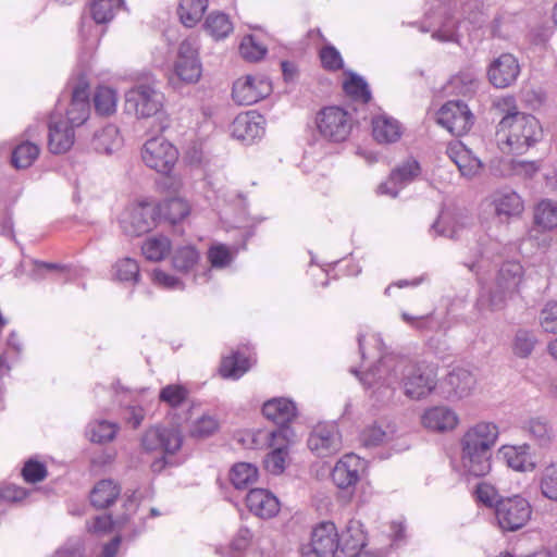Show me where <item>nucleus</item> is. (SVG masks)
Instances as JSON below:
<instances>
[{
	"instance_id": "nucleus-24",
	"label": "nucleus",
	"mask_w": 557,
	"mask_h": 557,
	"mask_svg": "<svg viewBox=\"0 0 557 557\" xmlns=\"http://www.w3.org/2000/svg\"><path fill=\"white\" fill-rule=\"evenodd\" d=\"M361 469V459L355 454H347L336 462L331 476L338 488L346 490L359 481Z\"/></svg>"
},
{
	"instance_id": "nucleus-14",
	"label": "nucleus",
	"mask_w": 557,
	"mask_h": 557,
	"mask_svg": "<svg viewBox=\"0 0 557 557\" xmlns=\"http://www.w3.org/2000/svg\"><path fill=\"white\" fill-rule=\"evenodd\" d=\"M271 82L262 75H246L233 84L232 98L240 106H251L269 96Z\"/></svg>"
},
{
	"instance_id": "nucleus-49",
	"label": "nucleus",
	"mask_w": 557,
	"mask_h": 557,
	"mask_svg": "<svg viewBox=\"0 0 557 557\" xmlns=\"http://www.w3.org/2000/svg\"><path fill=\"white\" fill-rule=\"evenodd\" d=\"M539 487L543 497L557 502V463H550L542 470Z\"/></svg>"
},
{
	"instance_id": "nucleus-51",
	"label": "nucleus",
	"mask_w": 557,
	"mask_h": 557,
	"mask_svg": "<svg viewBox=\"0 0 557 557\" xmlns=\"http://www.w3.org/2000/svg\"><path fill=\"white\" fill-rule=\"evenodd\" d=\"M90 85L88 78L85 73H79L77 76V82L73 87L71 94V103H73V108L79 107L81 111L86 110L87 104H90Z\"/></svg>"
},
{
	"instance_id": "nucleus-13",
	"label": "nucleus",
	"mask_w": 557,
	"mask_h": 557,
	"mask_svg": "<svg viewBox=\"0 0 557 557\" xmlns=\"http://www.w3.org/2000/svg\"><path fill=\"white\" fill-rule=\"evenodd\" d=\"M437 123L454 136H462L473 125V114L461 100H449L438 110Z\"/></svg>"
},
{
	"instance_id": "nucleus-35",
	"label": "nucleus",
	"mask_w": 557,
	"mask_h": 557,
	"mask_svg": "<svg viewBox=\"0 0 557 557\" xmlns=\"http://www.w3.org/2000/svg\"><path fill=\"white\" fill-rule=\"evenodd\" d=\"M39 153L40 148L37 144L23 140L12 149L10 164L15 170L28 169L38 159Z\"/></svg>"
},
{
	"instance_id": "nucleus-40",
	"label": "nucleus",
	"mask_w": 557,
	"mask_h": 557,
	"mask_svg": "<svg viewBox=\"0 0 557 557\" xmlns=\"http://www.w3.org/2000/svg\"><path fill=\"white\" fill-rule=\"evenodd\" d=\"M171 250V240L164 235L147 238L141 245V252L149 261L163 260Z\"/></svg>"
},
{
	"instance_id": "nucleus-45",
	"label": "nucleus",
	"mask_w": 557,
	"mask_h": 557,
	"mask_svg": "<svg viewBox=\"0 0 557 557\" xmlns=\"http://www.w3.org/2000/svg\"><path fill=\"white\" fill-rule=\"evenodd\" d=\"M114 276L122 283L135 285L140 280V268L138 262L129 257L119 259L114 265Z\"/></svg>"
},
{
	"instance_id": "nucleus-26",
	"label": "nucleus",
	"mask_w": 557,
	"mask_h": 557,
	"mask_svg": "<svg viewBox=\"0 0 557 557\" xmlns=\"http://www.w3.org/2000/svg\"><path fill=\"white\" fill-rule=\"evenodd\" d=\"M446 153L465 177L472 178L476 176L483 168L481 160L473 156L472 151L460 141L449 144Z\"/></svg>"
},
{
	"instance_id": "nucleus-38",
	"label": "nucleus",
	"mask_w": 557,
	"mask_h": 557,
	"mask_svg": "<svg viewBox=\"0 0 557 557\" xmlns=\"http://www.w3.org/2000/svg\"><path fill=\"white\" fill-rule=\"evenodd\" d=\"M529 446H503L499 450L508 467L517 471L532 470L534 463L528 453Z\"/></svg>"
},
{
	"instance_id": "nucleus-17",
	"label": "nucleus",
	"mask_w": 557,
	"mask_h": 557,
	"mask_svg": "<svg viewBox=\"0 0 557 557\" xmlns=\"http://www.w3.org/2000/svg\"><path fill=\"white\" fill-rule=\"evenodd\" d=\"M174 74L178 81L186 84L197 83L201 76L198 50L188 39L183 40L178 46L177 58L174 63Z\"/></svg>"
},
{
	"instance_id": "nucleus-15",
	"label": "nucleus",
	"mask_w": 557,
	"mask_h": 557,
	"mask_svg": "<svg viewBox=\"0 0 557 557\" xmlns=\"http://www.w3.org/2000/svg\"><path fill=\"white\" fill-rule=\"evenodd\" d=\"M308 447L321 458L337 454L342 448L338 426L333 422L315 425L308 437Z\"/></svg>"
},
{
	"instance_id": "nucleus-28",
	"label": "nucleus",
	"mask_w": 557,
	"mask_h": 557,
	"mask_svg": "<svg viewBox=\"0 0 557 557\" xmlns=\"http://www.w3.org/2000/svg\"><path fill=\"white\" fill-rule=\"evenodd\" d=\"M341 556L351 557L358 552H364L367 545V533L358 520H350L342 534H338Z\"/></svg>"
},
{
	"instance_id": "nucleus-63",
	"label": "nucleus",
	"mask_w": 557,
	"mask_h": 557,
	"mask_svg": "<svg viewBox=\"0 0 557 557\" xmlns=\"http://www.w3.org/2000/svg\"><path fill=\"white\" fill-rule=\"evenodd\" d=\"M34 272L36 274L52 273L64 278L69 275L71 270V268L66 264L39 260L34 262Z\"/></svg>"
},
{
	"instance_id": "nucleus-23",
	"label": "nucleus",
	"mask_w": 557,
	"mask_h": 557,
	"mask_svg": "<svg viewBox=\"0 0 557 557\" xmlns=\"http://www.w3.org/2000/svg\"><path fill=\"white\" fill-rule=\"evenodd\" d=\"M492 205L496 218L503 223L519 218L524 211L522 198L512 189L497 190L493 195Z\"/></svg>"
},
{
	"instance_id": "nucleus-31",
	"label": "nucleus",
	"mask_w": 557,
	"mask_h": 557,
	"mask_svg": "<svg viewBox=\"0 0 557 557\" xmlns=\"http://www.w3.org/2000/svg\"><path fill=\"white\" fill-rule=\"evenodd\" d=\"M208 0H180L177 15L187 28L196 26L202 18V29L209 32V15L205 16Z\"/></svg>"
},
{
	"instance_id": "nucleus-22",
	"label": "nucleus",
	"mask_w": 557,
	"mask_h": 557,
	"mask_svg": "<svg viewBox=\"0 0 557 557\" xmlns=\"http://www.w3.org/2000/svg\"><path fill=\"white\" fill-rule=\"evenodd\" d=\"M262 414L277 425L273 431H281L282 429H292L289 424L298 416V409L292 399L274 397L263 404Z\"/></svg>"
},
{
	"instance_id": "nucleus-55",
	"label": "nucleus",
	"mask_w": 557,
	"mask_h": 557,
	"mask_svg": "<svg viewBox=\"0 0 557 557\" xmlns=\"http://www.w3.org/2000/svg\"><path fill=\"white\" fill-rule=\"evenodd\" d=\"M319 58L322 67L329 72H337L344 67L341 52L332 45L324 46L319 52Z\"/></svg>"
},
{
	"instance_id": "nucleus-59",
	"label": "nucleus",
	"mask_w": 557,
	"mask_h": 557,
	"mask_svg": "<svg viewBox=\"0 0 557 557\" xmlns=\"http://www.w3.org/2000/svg\"><path fill=\"white\" fill-rule=\"evenodd\" d=\"M391 435L381 426L371 425L366 428L361 433V442L366 447H376L385 444Z\"/></svg>"
},
{
	"instance_id": "nucleus-41",
	"label": "nucleus",
	"mask_w": 557,
	"mask_h": 557,
	"mask_svg": "<svg viewBox=\"0 0 557 557\" xmlns=\"http://www.w3.org/2000/svg\"><path fill=\"white\" fill-rule=\"evenodd\" d=\"M534 223L543 230H553L557 226V203L549 200H541L534 208Z\"/></svg>"
},
{
	"instance_id": "nucleus-64",
	"label": "nucleus",
	"mask_w": 557,
	"mask_h": 557,
	"mask_svg": "<svg viewBox=\"0 0 557 557\" xmlns=\"http://www.w3.org/2000/svg\"><path fill=\"white\" fill-rule=\"evenodd\" d=\"M115 529V521L112 513L107 512L103 515L96 516L92 521V525L88 528V531L95 534H108Z\"/></svg>"
},
{
	"instance_id": "nucleus-29",
	"label": "nucleus",
	"mask_w": 557,
	"mask_h": 557,
	"mask_svg": "<svg viewBox=\"0 0 557 557\" xmlns=\"http://www.w3.org/2000/svg\"><path fill=\"white\" fill-rule=\"evenodd\" d=\"M421 422L431 431L447 432L457 426L459 419L453 409L446 406H436L424 411Z\"/></svg>"
},
{
	"instance_id": "nucleus-48",
	"label": "nucleus",
	"mask_w": 557,
	"mask_h": 557,
	"mask_svg": "<svg viewBox=\"0 0 557 557\" xmlns=\"http://www.w3.org/2000/svg\"><path fill=\"white\" fill-rule=\"evenodd\" d=\"M199 261V251L195 246L177 247L172 255L173 268L180 272H188Z\"/></svg>"
},
{
	"instance_id": "nucleus-7",
	"label": "nucleus",
	"mask_w": 557,
	"mask_h": 557,
	"mask_svg": "<svg viewBox=\"0 0 557 557\" xmlns=\"http://www.w3.org/2000/svg\"><path fill=\"white\" fill-rule=\"evenodd\" d=\"M495 518L503 532H515L522 529L531 519L532 506L520 496L500 498L495 505Z\"/></svg>"
},
{
	"instance_id": "nucleus-9",
	"label": "nucleus",
	"mask_w": 557,
	"mask_h": 557,
	"mask_svg": "<svg viewBox=\"0 0 557 557\" xmlns=\"http://www.w3.org/2000/svg\"><path fill=\"white\" fill-rule=\"evenodd\" d=\"M159 208L152 199H143L133 205L127 219L122 221L125 235L140 237L161 224Z\"/></svg>"
},
{
	"instance_id": "nucleus-30",
	"label": "nucleus",
	"mask_w": 557,
	"mask_h": 557,
	"mask_svg": "<svg viewBox=\"0 0 557 557\" xmlns=\"http://www.w3.org/2000/svg\"><path fill=\"white\" fill-rule=\"evenodd\" d=\"M159 208L161 223L177 226L190 213V206L187 200L177 196H169L161 201H156Z\"/></svg>"
},
{
	"instance_id": "nucleus-5",
	"label": "nucleus",
	"mask_w": 557,
	"mask_h": 557,
	"mask_svg": "<svg viewBox=\"0 0 557 557\" xmlns=\"http://www.w3.org/2000/svg\"><path fill=\"white\" fill-rule=\"evenodd\" d=\"M162 92L149 83H137L124 95V111L137 119H148L163 114Z\"/></svg>"
},
{
	"instance_id": "nucleus-34",
	"label": "nucleus",
	"mask_w": 557,
	"mask_h": 557,
	"mask_svg": "<svg viewBox=\"0 0 557 557\" xmlns=\"http://www.w3.org/2000/svg\"><path fill=\"white\" fill-rule=\"evenodd\" d=\"M119 128L113 124H107L96 131L90 140V147L97 153L111 154L120 146Z\"/></svg>"
},
{
	"instance_id": "nucleus-27",
	"label": "nucleus",
	"mask_w": 557,
	"mask_h": 557,
	"mask_svg": "<svg viewBox=\"0 0 557 557\" xmlns=\"http://www.w3.org/2000/svg\"><path fill=\"white\" fill-rule=\"evenodd\" d=\"M246 506L251 513L262 519H270L280 511L278 499L264 488L249 490Z\"/></svg>"
},
{
	"instance_id": "nucleus-3",
	"label": "nucleus",
	"mask_w": 557,
	"mask_h": 557,
	"mask_svg": "<svg viewBox=\"0 0 557 557\" xmlns=\"http://www.w3.org/2000/svg\"><path fill=\"white\" fill-rule=\"evenodd\" d=\"M543 129L532 114L510 112L498 123L496 141L504 153L522 154L539 143Z\"/></svg>"
},
{
	"instance_id": "nucleus-18",
	"label": "nucleus",
	"mask_w": 557,
	"mask_h": 557,
	"mask_svg": "<svg viewBox=\"0 0 557 557\" xmlns=\"http://www.w3.org/2000/svg\"><path fill=\"white\" fill-rule=\"evenodd\" d=\"M256 354L249 345H243L222 358L219 374L226 380L237 381L256 363Z\"/></svg>"
},
{
	"instance_id": "nucleus-52",
	"label": "nucleus",
	"mask_w": 557,
	"mask_h": 557,
	"mask_svg": "<svg viewBox=\"0 0 557 557\" xmlns=\"http://www.w3.org/2000/svg\"><path fill=\"white\" fill-rule=\"evenodd\" d=\"M233 29L234 24L230 15L221 11L211 12V38L224 39L233 33Z\"/></svg>"
},
{
	"instance_id": "nucleus-20",
	"label": "nucleus",
	"mask_w": 557,
	"mask_h": 557,
	"mask_svg": "<svg viewBox=\"0 0 557 557\" xmlns=\"http://www.w3.org/2000/svg\"><path fill=\"white\" fill-rule=\"evenodd\" d=\"M519 73L520 65L511 53L500 54L487 69L488 81L496 88L509 87L517 81Z\"/></svg>"
},
{
	"instance_id": "nucleus-12",
	"label": "nucleus",
	"mask_w": 557,
	"mask_h": 557,
	"mask_svg": "<svg viewBox=\"0 0 557 557\" xmlns=\"http://www.w3.org/2000/svg\"><path fill=\"white\" fill-rule=\"evenodd\" d=\"M227 128L232 138L250 146L263 137L265 120L256 111H247L236 115Z\"/></svg>"
},
{
	"instance_id": "nucleus-46",
	"label": "nucleus",
	"mask_w": 557,
	"mask_h": 557,
	"mask_svg": "<svg viewBox=\"0 0 557 557\" xmlns=\"http://www.w3.org/2000/svg\"><path fill=\"white\" fill-rule=\"evenodd\" d=\"M48 474L46 462L39 460L37 457L26 459L21 469V476L27 484L34 485L40 483L47 479Z\"/></svg>"
},
{
	"instance_id": "nucleus-58",
	"label": "nucleus",
	"mask_w": 557,
	"mask_h": 557,
	"mask_svg": "<svg viewBox=\"0 0 557 557\" xmlns=\"http://www.w3.org/2000/svg\"><path fill=\"white\" fill-rule=\"evenodd\" d=\"M474 494L479 503L494 509L496 503L502 498L495 486L484 481L476 484Z\"/></svg>"
},
{
	"instance_id": "nucleus-50",
	"label": "nucleus",
	"mask_w": 557,
	"mask_h": 557,
	"mask_svg": "<svg viewBox=\"0 0 557 557\" xmlns=\"http://www.w3.org/2000/svg\"><path fill=\"white\" fill-rule=\"evenodd\" d=\"M237 246L228 247L224 244H211V269H224L232 264L238 255Z\"/></svg>"
},
{
	"instance_id": "nucleus-4",
	"label": "nucleus",
	"mask_w": 557,
	"mask_h": 557,
	"mask_svg": "<svg viewBox=\"0 0 557 557\" xmlns=\"http://www.w3.org/2000/svg\"><path fill=\"white\" fill-rule=\"evenodd\" d=\"M140 156L147 168L162 175L157 182L162 191L169 194L178 193L182 182L177 176L172 175L180 158V152L175 145L164 136H153L145 141Z\"/></svg>"
},
{
	"instance_id": "nucleus-57",
	"label": "nucleus",
	"mask_w": 557,
	"mask_h": 557,
	"mask_svg": "<svg viewBox=\"0 0 557 557\" xmlns=\"http://www.w3.org/2000/svg\"><path fill=\"white\" fill-rule=\"evenodd\" d=\"M403 320L419 331L436 332L440 330V322L433 314L413 317L407 312L401 313Z\"/></svg>"
},
{
	"instance_id": "nucleus-43",
	"label": "nucleus",
	"mask_w": 557,
	"mask_h": 557,
	"mask_svg": "<svg viewBox=\"0 0 557 557\" xmlns=\"http://www.w3.org/2000/svg\"><path fill=\"white\" fill-rule=\"evenodd\" d=\"M258 478V469L248 462H238L233 466L230 472V480L237 490L247 488Z\"/></svg>"
},
{
	"instance_id": "nucleus-8",
	"label": "nucleus",
	"mask_w": 557,
	"mask_h": 557,
	"mask_svg": "<svg viewBox=\"0 0 557 557\" xmlns=\"http://www.w3.org/2000/svg\"><path fill=\"white\" fill-rule=\"evenodd\" d=\"M294 435L293 429L257 432L256 437L264 440L267 446L272 448L263 461L264 468L269 473L278 475L284 472L288 457V447Z\"/></svg>"
},
{
	"instance_id": "nucleus-39",
	"label": "nucleus",
	"mask_w": 557,
	"mask_h": 557,
	"mask_svg": "<svg viewBox=\"0 0 557 557\" xmlns=\"http://www.w3.org/2000/svg\"><path fill=\"white\" fill-rule=\"evenodd\" d=\"M124 4V0H92L89 3L90 18L97 25H106L115 16V10Z\"/></svg>"
},
{
	"instance_id": "nucleus-54",
	"label": "nucleus",
	"mask_w": 557,
	"mask_h": 557,
	"mask_svg": "<svg viewBox=\"0 0 557 557\" xmlns=\"http://www.w3.org/2000/svg\"><path fill=\"white\" fill-rule=\"evenodd\" d=\"M239 53L245 60L257 62L265 55L267 48L257 42L252 35H247L239 45Z\"/></svg>"
},
{
	"instance_id": "nucleus-25",
	"label": "nucleus",
	"mask_w": 557,
	"mask_h": 557,
	"mask_svg": "<svg viewBox=\"0 0 557 557\" xmlns=\"http://www.w3.org/2000/svg\"><path fill=\"white\" fill-rule=\"evenodd\" d=\"M122 493L121 484L109 478L97 481L89 492V504L96 510H104L111 508Z\"/></svg>"
},
{
	"instance_id": "nucleus-16",
	"label": "nucleus",
	"mask_w": 557,
	"mask_h": 557,
	"mask_svg": "<svg viewBox=\"0 0 557 557\" xmlns=\"http://www.w3.org/2000/svg\"><path fill=\"white\" fill-rule=\"evenodd\" d=\"M157 436L160 437V449L163 454L151 462L150 469L152 473L160 474L166 468L181 465V461L173 457V455L181 449L184 438L180 429L173 426H159V434Z\"/></svg>"
},
{
	"instance_id": "nucleus-62",
	"label": "nucleus",
	"mask_w": 557,
	"mask_h": 557,
	"mask_svg": "<svg viewBox=\"0 0 557 557\" xmlns=\"http://www.w3.org/2000/svg\"><path fill=\"white\" fill-rule=\"evenodd\" d=\"M151 280L154 285L165 289H176L184 286L180 277L169 274L161 269H154L152 271Z\"/></svg>"
},
{
	"instance_id": "nucleus-61",
	"label": "nucleus",
	"mask_w": 557,
	"mask_h": 557,
	"mask_svg": "<svg viewBox=\"0 0 557 557\" xmlns=\"http://www.w3.org/2000/svg\"><path fill=\"white\" fill-rule=\"evenodd\" d=\"M542 329L547 333H557V301L545 305L540 314Z\"/></svg>"
},
{
	"instance_id": "nucleus-2",
	"label": "nucleus",
	"mask_w": 557,
	"mask_h": 557,
	"mask_svg": "<svg viewBox=\"0 0 557 557\" xmlns=\"http://www.w3.org/2000/svg\"><path fill=\"white\" fill-rule=\"evenodd\" d=\"M499 435L493 422H479L471 426L461 438V461L469 475L485 476L492 469L491 450Z\"/></svg>"
},
{
	"instance_id": "nucleus-60",
	"label": "nucleus",
	"mask_w": 557,
	"mask_h": 557,
	"mask_svg": "<svg viewBox=\"0 0 557 557\" xmlns=\"http://www.w3.org/2000/svg\"><path fill=\"white\" fill-rule=\"evenodd\" d=\"M206 141L197 138L189 141L184 152V161L189 166H199L203 161Z\"/></svg>"
},
{
	"instance_id": "nucleus-42",
	"label": "nucleus",
	"mask_w": 557,
	"mask_h": 557,
	"mask_svg": "<svg viewBox=\"0 0 557 557\" xmlns=\"http://www.w3.org/2000/svg\"><path fill=\"white\" fill-rule=\"evenodd\" d=\"M478 85L479 82L473 72L462 71L449 79L446 89L456 95L471 96L475 92Z\"/></svg>"
},
{
	"instance_id": "nucleus-11",
	"label": "nucleus",
	"mask_w": 557,
	"mask_h": 557,
	"mask_svg": "<svg viewBox=\"0 0 557 557\" xmlns=\"http://www.w3.org/2000/svg\"><path fill=\"white\" fill-rule=\"evenodd\" d=\"M523 273V267L518 261H506L502 264L495 290L490 294L488 306L492 310L500 309L506 297L519 290Z\"/></svg>"
},
{
	"instance_id": "nucleus-33",
	"label": "nucleus",
	"mask_w": 557,
	"mask_h": 557,
	"mask_svg": "<svg viewBox=\"0 0 557 557\" xmlns=\"http://www.w3.org/2000/svg\"><path fill=\"white\" fill-rule=\"evenodd\" d=\"M522 429L540 447H549L553 443L554 430L546 418L532 417L524 421Z\"/></svg>"
},
{
	"instance_id": "nucleus-36",
	"label": "nucleus",
	"mask_w": 557,
	"mask_h": 557,
	"mask_svg": "<svg viewBox=\"0 0 557 557\" xmlns=\"http://www.w3.org/2000/svg\"><path fill=\"white\" fill-rule=\"evenodd\" d=\"M446 384L449 386V394L456 398L469 395L475 384L473 374L463 368H456L448 373Z\"/></svg>"
},
{
	"instance_id": "nucleus-56",
	"label": "nucleus",
	"mask_w": 557,
	"mask_h": 557,
	"mask_svg": "<svg viewBox=\"0 0 557 557\" xmlns=\"http://www.w3.org/2000/svg\"><path fill=\"white\" fill-rule=\"evenodd\" d=\"M117 430V424L102 420L91 430L90 440L97 444L109 443L115 438Z\"/></svg>"
},
{
	"instance_id": "nucleus-37",
	"label": "nucleus",
	"mask_w": 557,
	"mask_h": 557,
	"mask_svg": "<svg viewBox=\"0 0 557 557\" xmlns=\"http://www.w3.org/2000/svg\"><path fill=\"white\" fill-rule=\"evenodd\" d=\"M116 90L107 85H98L92 96V104L97 115L110 116L116 111Z\"/></svg>"
},
{
	"instance_id": "nucleus-21",
	"label": "nucleus",
	"mask_w": 557,
	"mask_h": 557,
	"mask_svg": "<svg viewBox=\"0 0 557 557\" xmlns=\"http://www.w3.org/2000/svg\"><path fill=\"white\" fill-rule=\"evenodd\" d=\"M75 127L62 119L51 115L48 122V149L53 154L67 152L75 140Z\"/></svg>"
},
{
	"instance_id": "nucleus-6",
	"label": "nucleus",
	"mask_w": 557,
	"mask_h": 557,
	"mask_svg": "<svg viewBox=\"0 0 557 557\" xmlns=\"http://www.w3.org/2000/svg\"><path fill=\"white\" fill-rule=\"evenodd\" d=\"M320 135L333 143L345 141L352 129V115L338 106L322 108L315 116Z\"/></svg>"
},
{
	"instance_id": "nucleus-32",
	"label": "nucleus",
	"mask_w": 557,
	"mask_h": 557,
	"mask_svg": "<svg viewBox=\"0 0 557 557\" xmlns=\"http://www.w3.org/2000/svg\"><path fill=\"white\" fill-rule=\"evenodd\" d=\"M373 138L380 144H392L400 139L403 126L396 119L377 115L372 120Z\"/></svg>"
},
{
	"instance_id": "nucleus-19",
	"label": "nucleus",
	"mask_w": 557,
	"mask_h": 557,
	"mask_svg": "<svg viewBox=\"0 0 557 557\" xmlns=\"http://www.w3.org/2000/svg\"><path fill=\"white\" fill-rule=\"evenodd\" d=\"M420 172V163L414 159H408L401 165L394 169L388 178L379 185L377 193L396 198L405 186L419 176Z\"/></svg>"
},
{
	"instance_id": "nucleus-53",
	"label": "nucleus",
	"mask_w": 557,
	"mask_h": 557,
	"mask_svg": "<svg viewBox=\"0 0 557 557\" xmlns=\"http://www.w3.org/2000/svg\"><path fill=\"white\" fill-rule=\"evenodd\" d=\"M535 344L536 337L532 332L527 330H519L517 331L513 338V354L520 358H527L532 354Z\"/></svg>"
},
{
	"instance_id": "nucleus-44",
	"label": "nucleus",
	"mask_w": 557,
	"mask_h": 557,
	"mask_svg": "<svg viewBox=\"0 0 557 557\" xmlns=\"http://www.w3.org/2000/svg\"><path fill=\"white\" fill-rule=\"evenodd\" d=\"M343 89L354 100L361 101L362 103H368L371 100V91L368 83L356 73H348L343 84Z\"/></svg>"
},
{
	"instance_id": "nucleus-1",
	"label": "nucleus",
	"mask_w": 557,
	"mask_h": 557,
	"mask_svg": "<svg viewBox=\"0 0 557 557\" xmlns=\"http://www.w3.org/2000/svg\"><path fill=\"white\" fill-rule=\"evenodd\" d=\"M351 373L359 376L363 385L372 387L380 382L388 387L395 388L401 375L400 385L406 397L419 400L426 397L436 386V375L432 370L411 362L406 358L384 356L379 364L360 376V372L352 368Z\"/></svg>"
},
{
	"instance_id": "nucleus-47",
	"label": "nucleus",
	"mask_w": 557,
	"mask_h": 557,
	"mask_svg": "<svg viewBox=\"0 0 557 557\" xmlns=\"http://www.w3.org/2000/svg\"><path fill=\"white\" fill-rule=\"evenodd\" d=\"M188 388L180 383L168 384L159 392V401L168 405L170 408L176 409L188 399Z\"/></svg>"
},
{
	"instance_id": "nucleus-10",
	"label": "nucleus",
	"mask_w": 557,
	"mask_h": 557,
	"mask_svg": "<svg viewBox=\"0 0 557 557\" xmlns=\"http://www.w3.org/2000/svg\"><path fill=\"white\" fill-rule=\"evenodd\" d=\"M301 557H342L339 540L333 522L319 523L311 533V541L300 548Z\"/></svg>"
}]
</instances>
